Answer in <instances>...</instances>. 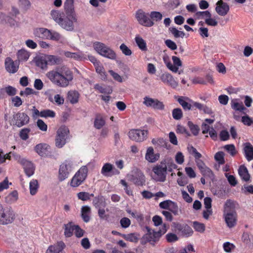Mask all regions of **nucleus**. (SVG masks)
<instances>
[{
  "mask_svg": "<svg viewBox=\"0 0 253 253\" xmlns=\"http://www.w3.org/2000/svg\"><path fill=\"white\" fill-rule=\"evenodd\" d=\"M46 76L53 84L61 87H67L73 80L72 72L65 67L50 71Z\"/></svg>",
  "mask_w": 253,
  "mask_h": 253,
  "instance_id": "1",
  "label": "nucleus"
},
{
  "mask_svg": "<svg viewBox=\"0 0 253 253\" xmlns=\"http://www.w3.org/2000/svg\"><path fill=\"white\" fill-rule=\"evenodd\" d=\"M236 203L234 201L228 200L224 205L223 217L227 226L229 228L234 227L237 223V213L236 211Z\"/></svg>",
  "mask_w": 253,
  "mask_h": 253,
  "instance_id": "2",
  "label": "nucleus"
},
{
  "mask_svg": "<svg viewBox=\"0 0 253 253\" xmlns=\"http://www.w3.org/2000/svg\"><path fill=\"white\" fill-rule=\"evenodd\" d=\"M78 166V163L72 159H68L62 162L59 166L58 171L59 181H62L67 179Z\"/></svg>",
  "mask_w": 253,
  "mask_h": 253,
  "instance_id": "3",
  "label": "nucleus"
},
{
  "mask_svg": "<svg viewBox=\"0 0 253 253\" xmlns=\"http://www.w3.org/2000/svg\"><path fill=\"white\" fill-rule=\"evenodd\" d=\"M70 131L67 126H61L56 131L55 145L58 148H63L70 139Z\"/></svg>",
  "mask_w": 253,
  "mask_h": 253,
  "instance_id": "4",
  "label": "nucleus"
},
{
  "mask_svg": "<svg viewBox=\"0 0 253 253\" xmlns=\"http://www.w3.org/2000/svg\"><path fill=\"white\" fill-rule=\"evenodd\" d=\"M89 163L87 165L81 167L75 173L71 180L70 185L73 187H77L81 185L86 179L88 174V168Z\"/></svg>",
  "mask_w": 253,
  "mask_h": 253,
  "instance_id": "5",
  "label": "nucleus"
},
{
  "mask_svg": "<svg viewBox=\"0 0 253 253\" xmlns=\"http://www.w3.org/2000/svg\"><path fill=\"white\" fill-rule=\"evenodd\" d=\"M89 163L87 165L81 167L75 173L71 180L70 185L73 187H77L81 185L86 179L88 174V168Z\"/></svg>",
  "mask_w": 253,
  "mask_h": 253,
  "instance_id": "6",
  "label": "nucleus"
},
{
  "mask_svg": "<svg viewBox=\"0 0 253 253\" xmlns=\"http://www.w3.org/2000/svg\"><path fill=\"white\" fill-rule=\"evenodd\" d=\"M89 163L87 165L81 167L75 173L71 180L70 185L73 187H77L81 185L86 179L88 174V168Z\"/></svg>",
  "mask_w": 253,
  "mask_h": 253,
  "instance_id": "7",
  "label": "nucleus"
},
{
  "mask_svg": "<svg viewBox=\"0 0 253 253\" xmlns=\"http://www.w3.org/2000/svg\"><path fill=\"white\" fill-rule=\"evenodd\" d=\"M15 218V213L11 208L6 207L0 204V224L11 223Z\"/></svg>",
  "mask_w": 253,
  "mask_h": 253,
  "instance_id": "8",
  "label": "nucleus"
},
{
  "mask_svg": "<svg viewBox=\"0 0 253 253\" xmlns=\"http://www.w3.org/2000/svg\"><path fill=\"white\" fill-rule=\"evenodd\" d=\"M167 230L165 224L163 225L161 228L158 231L148 229V232L144 235V239L151 245H154L159 241L160 237L166 233Z\"/></svg>",
  "mask_w": 253,
  "mask_h": 253,
  "instance_id": "9",
  "label": "nucleus"
},
{
  "mask_svg": "<svg viewBox=\"0 0 253 253\" xmlns=\"http://www.w3.org/2000/svg\"><path fill=\"white\" fill-rule=\"evenodd\" d=\"M77 21V18L74 12L67 14L65 16L64 15L60 25L62 28L67 31H72L74 28V23Z\"/></svg>",
  "mask_w": 253,
  "mask_h": 253,
  "instance_id": "10",
  "label": "nucleus"
},
{
  "mask_svg": "<svg viewBox=\"0 0 253 253\" xmlns=\"http://www.w3.org/2000/svg\"><path fill=\"white\" fill-rule=\"evenodd\" d=\"M166 169V166L161 163L154 167L152 169L154 172L152 176V178L157 182L165 181L167 174Z\"/></svg>",
  "mask_w": 253,
  "mask_h": 253,
  "instance_id": "11",
  "label": "nucleus"
},
{
  "mask_svg": "<svg viewBox=\"0 0 253 253\" xmlns=\"http://www.w3.org/2000/svg\"><path fill=\"white\" fill-rule=\"evenodd\" d=\"M128 180L133 182L135 185L142 186L145 184V177L140 170L136 169L132 171L131 173L126 176Z\"/></svg>",
  "mask_w": 253,
  "mask_h": 253,
  "instance_id": "12",
  "label": "nucleus"
},
{
  "mask_svg": "<svg viewBox=\"0 0 253 253\" xmlns=\"http://www.w3.org/2000/svg\"><path fill=\"white\" fill-rule=\"evenodd\" d=\"M135 17L138 23L143 26L151 27L154 25V22L149 18L148 14L141 10L136 12Z\"/></svg>",
  "mask_w": 253,
  "mask_h": 253,
  "instance_id": "13",
  "label": "nucleus"
},
{
  "mask_svg": "<svg viewBox=\"0 0 253 253\" xmlns=\"http://www.w3.org/2000/svg\"><path fill=\"white\" fill-rule=\"evenodd\" d=\"M129 138L136 142H141L146 139L147 135V131L138 129H132L128 132Z\"/></svg>",
  "mask_w": 253,
  "mask_h": 253,
  "instance_id": "14",
  "label": "nucleus"
},
{
  "mask_svg": "<svg viewBox=\"0 0 253 253\" xmlns=\"http://www.w3.org/2000/svg\"><path fill=\"white\" fill-rule=\"evenodd\" d=\"M143 99V103L147 107L160 110L164 109L165 105L163 103L158 99H153L148 96H145Z\"/></svg>",
  "mask_w": 253,
  "mask_h": 253,
  "instance_id": "15",
  "label": "nucleus"
},
{
  "mask_svg": "<svg viewBox=\"0 0 253 253\" xmlns=\"http://www.w3.org/2000/svg\"><path fill=\"white\" fill-rule=\"evenodd\" d=\"M101 173L105 177H111L114 175L119 174L120 171L112 164L106 163L103 165Z\"/></svg>",
  "mask_w": 253,
  "mask_h": 253,
  "instance_id": "16",
  "label": "nucleus"
},
{
  "mask_svg": "<svg viewBox=\"0 0 253 253\" xmlns=\"http://www.w3.org/2000/svg\"><path fill=\"white\" fill-rule=\"evenodd\" d=\"M15 124L18 127L27 124L29 122V116L24 113H17L13 116Z\"/></svg>",
  "mask_w": 253,
  "mask_h": 253,
  "instance_id": "17",
  "label": "nucleus"
},
{
  "mask_svg": "<svg viewBox=\"0 0 253 253\" xmlns=\"http://www.w3.org/2000/svg\"><path fill=\"white\" fill-rule=\"evenodd\" d=\"M162 82L175 88L178 86V82L175 81L173 77L169 73L166 72L163 73L160 76Z\"/></svg>",
  "mask_w": 253,
  "mask_h": 253,
  "instance_id": "18",
  "label": "nucleus"
},
{
  "mask_svg": "<svg viewBox=\"0 0 253 253\" xmlns=\"http://www.w3.org/2000/svg\"><path fill=\"white\" fill-rule=\"evenodd\" d=\"M5 67L8 73L14 74L18 70L19 63L17 61H14L10 57H7L5 60Z\"/></svg>",
  "mask_w": 253,
  "mask_h": 253,
  "instance_id": "19",
  "label": "nucleus"
},
{
  "mask_svg": "<svg viewBox=\"0 0 253 253\" xmlns=\"http://www.w3.org/2000/svg\"><path fill=\"white\" fill-rule=\"evenodd\" d=\"M35 151L42 157H47L50 152V146L46 143H40L35 147Z\"/></svg>",
  "mask_w": 253,
  "mask_h": 253,
  "instance_id": "20",
  "label": "nucleus"
},
{
  "mask_svg": "<svg viewBox=\"0 0 253 253\" xmlns=\"http://www.w3.org/2000/svg\"><path fill=\"white\" fill-rule=\"evenodd\" d=\"M175 228L186 237L191 236L193 233L192 228L185 223H177L175 224Z\"/></svg>",
  "mask_w": 253,
  "mask_h": 253,
  "instance_id": "21",
  "label": "nucleus"
},
{
  "mask_svg": "<svg viewBox=\"0 0 253 253\" xmlns=\"http://www.w3.org/2000/svg\"><path fill=\"white\" fill-rule=\"evenodd\" d=\"M216 4L215 11L218 15L225 16L228 13L229 11V6L227 3L224 2L222 0H219Z\"/></svg>",
  "mask_w": 253,
  "mask_h": 253,
  "instance_id": "22",
  "label": "nucleus"
},
{
  "mask_svg": "<svg viewBox=\"0 0 253 253\" xmlns=\"http://www.w3.org/2000/svg\"><path fill=\"white\" fill-rule=\"evenodd\" d=\"M24 169L26 175L30 177L33 175L35 171V167L33 164L27 160H23L21 164Z\"/></svg>",
  "mask_w": 253,
  "mask_h": 253,
  "instance_id": "23",
  "label": "nucleus"
},
{
  "mask_svg": "<svg viewBox=\"0 0 253 253\" xmlns=\"http://www.w3.org/2000/svg\"><path fill=\"white\" fill-rule=\"evenodd\" d=\"M178 103L185 110H190L193 107V101L188 97H180L177 100Z\"/></svg>",
  "mask_w": 253,
  "mask_h": 253,
  "instance_id": "24",
  "label": "nucleus"
},
{
  "mask_svg": "<svg viewBox=\"0 0 253 253\" xmlns=\"http://www.w3.org/2000/svg\"><path fill=\"white\" fill-rule=\"evenodd\" d=\"M49 30L44 28H38L34 30L33 34L36 37L48 40Z\"/></svg>",
  "mask_w": 253,
  "mask_h": 253,
  "instance_id": "25",
  "label": "nucleus"
},
{
  "mask_svg": "<svg viewBox=\"0 0 253 253\" xmlns=\"http://www.w3.org/2000/svg\"><path fill=\"white\" fill-rule=\"evenodd\" d=\"M48 40L59 42L60 43H64L66 42V38L60 34L58 32L50 30Z\"/></svg>",
  "mask_w": 253,
  "mask_h": 253,
  "instance_id": "26",
  "label": "nucleus"
},
{
  "mask_svg": "<svg viewBox=\"0 0 253 253\" xmlns=\"http://www.w3.org/2000/svg\"><path fill=\"white\" fill-rule=\"evenodd\" d=\"M159 154H155L154 149L152 147L147 148L146 153L145 154V159L150 163H155L159 158Z\"/></svg>",
  "mask_w": 253,
  "mask_h": 253,
  "instance_id": "27",
  "label": "nucleus"
},
{
  "mask_svg": "<svg viewBox=\"0 0 253 253\" xmlns=\"http://www.w3.org/2000/svg\"><path fill=\"white\" fill-rule=\"evenodd\" d=\"M172 60L173 64L171 63H169V70L173 73H177L178 72L179 68L182 66V62L179 58L175 56H172Z\"/></svg>",
  "mask_w": 253,
  "mask_h": 253,
  "instance_id": "28",
  "label": "nucleus"
},
{
  "mask_svg": "<svg viewBox=\"0 0 253 253\" xmlns=\"http://www.w3.org/2000/svg\"><path fill=\"white\" fill-rule=\"evenodd\" d=\"M244 152L248 161L253 160V146L249 142L244 144Z\"/></svg>",
  "mask_w": 253,
  "mask_h": 253,
  "instance_id": "29",
  "label": "nucleus"
},
{
  "mask_svg": "<svg viewBox=\"0 0 253 253\" xmlns=\"http://www.w3.org/2000/svg\"><path fill=\"white\" fill-rule=\"evenodd\" d=\"M64 247V243L60 241L58 242L56 245L50 246L47 250L46 253H59Z\"/></svg>",
  "mask_w": 253,
  "mask_h": 253,
  "instance_id": "30",
  "label": "nucleus"
},
{
  "mask_svg": "<svg viewBox=\"0 0 253 253\" xmlns=\"http://www.w3.org/2000/svg\"><path fill=\"white\" fill-rule=\"evenodd\" d=\"M91 209L89 206H84L81 209V216L84 221L88 222L90 219Z\"/></svg>",
  "mask_w": 253,
  "mask_h": 253,
  "instance_id": "31",
  "label": "nucleus"
},
{
  "mask_svg": "<svg viewBox=\"0 0 253 253\" xmlns=\"http://www.w3.org/2000/svg\"><path fill=\"white\" fill-rule=\"evenodd\" d=\"M94 88L101 93L109 94L112 92V89L109 86L102 84H94Z\"/></svg>",
  "mask_w": 253,
  "mask_h": 253,
  "instance_id": "32",
  "label": "nucleus"
},
{
  "mask_svg": "<svg viewBox=\"0 0 253 253\" xmlns=\"http://www.w3.org/2000/svg\"><path fill=\"white\" fill-rule=\"evenodd\" d=\"M103 54L101 55L102 56L111 59V60H115L117 57V55L115 52L109 46L107 45L105 47V48L103 52Z\"/></svg>",
  "mask_w": 253,
  "mask_h": 253,
  "instance_id": "33",
  "label": "nucleus"
},
{
  "mask_svg": "<svg viewBox=\"0 0 253 253\" xmlns=\"http://www.w3.org/2000/svg\"><path fill=\"white\" fill-rule=\"evenodd\" d=\"M103 54L101 55L102 56L111 59V60H115L117 57V55L115 52L109 46L107 45L105 47V48L103 52Z\"/></svg>",
  "mask_w": 253,
  "mask_h": 253,
  "instance_id": "34",
  "label": "nucleus"
},
{
  "mask_svg": "<svg viewBox=\"0 0 253 253\" xmlns=\"http://www.w3.org/2000/svg\"><path fill=\"white\" fill-rule=\"evenodd\" d=\"M166 166V170L171 172L173 169H176L177 168V165L174 163L173 161L171 159H167L161 163Z\"/></svg>",
  "mask_w": 253,
  "mask_h": 253,
  "instance_id": "35",
  "label": "nucleus"
},
{
  "mask_svg": "<svg viewBox=\"0 0 253 253\" xmlns=\"http://www.w3.org/2000/svg\"><path fill=\"white\" fill-rule=\"evenodd\" d=\"M79 96L80 94L78 91L71 90L68 93L67 98L71 103L74 104L78 102Z\"/></svg>",
  "mask_w": 253,
  "mask_h": 253,
  "instance_id": "36",
  "label": "nucleus"
},
{
  "mask_svg": "<svg viewBox=\"0 0 253 253\" xmlns=\"http://www.w3.org/2000/svg\"><path fill=\"white\" fill-rule=\"evenodd\" d=\"M17 55L19 61H26L30 56V53L25 49H21L18 51Z\"/></svg>",
  "mask_w": 253,
  "mask_h": 253,
  "instance_id": "37",
  "label": "nucleus"
},
{
  "mask_svg": "<svg viewBox=\"0 0 253 253\" xmlns=\"http://www.w3.org/2000/svg\"><path fill=\"white\" fill-rule=\"evenodd\" d=\"M16 89L12 86L8 85L0 89V98H2L3 94L5 92L9 96H13L16 93Z\"/></svg>",
  "mask_w": 253,
  "mask_h": 253,
  "instance_id": "38",
  "label": "nucleus"
},
{
  "mask_svg": "<svg viewBox=\"0 0 253 253\" xmlns=\"http://www.w3.org/2000/svg\"><path fill=\"white\" fill-rule=\"evenodd\" d=\"M238 173L241 178L245 181H248L250 179V175L248 169L244 166L240 167L238 169Z\"/></svg>",
  "mask_w": 253,
  "mask_h": 253,
  "instance_id": "39",
  "label": "nucleus"
},
{
  "mask_svg": "<svg viewBox=\"0 0 253 253\" xmlns=\"http://www.w3.org/2000/svg\"><path fill=\"white\" fill-rule=\"evenodd\" d=\"M39 188V184L37 179H33L29 183L30 193L33 196L36 194Z\"/></svg>",
  "mask_w": 253,
  "mask_h": 253,
  "instance_id": "40",
  "label": "nucleus"
},
{
  "mask_svg": "<svg viewBox=\"0 0 253 253\" xmlns=\"http://www.w3.org/2000/svg\"><path fill=\"white\" fill-rule=\"evenodd\" d=\"M51 17L58 25L60 23L64 14L59 10H53L51 11Z\"/></svg>",
  "mask_w": 253,
  "mask_h": 253,
  "instance_id": "41",
  "label": "nucleus"
},
{
  "mask_svg": "<svg viewBox=\"0 0 253 253\" xmlns=\"http://www.w3.org/2000/svg\"><path fill=\"white\" fill-rule=\"evenodd\" d=\"M18 199V194L17 191H13L9 193L5 198V201L7 204H13L16 202Z\"/></svg>",
  "mask_w": 253,
  "mask_h": 253,
  "instance_id": "42",
  "label": "nucleus"
},
{
  "mask_svg": "<svg viewBox=\"0 0 253 253\" xmlns=\"http://www.w3.org/2000/svg\"><path fill=\"white\" fill-rule=\"evenodd\" d=\"M105 124V121L103 116L101 114H97L94 122V127L97 129H100L104 126Z\"/></svg>",
  "mask_w": 253,
  "mask_h": 253,
  "instance_id": "43",
  "label": "nucleus"
},
{
  "mask_svg": "<svg viewBox=\"0 0 253 253\" xmlns=\"http://www.w3.org/2000/svg\"><path fill=\"white\" fill-rule=\"evenodd\" d=\"M64 55L66 57L73 58L76 60H81L84 58V54L81 52H71L70 51H65Z\"/></svg>",
  "mask_w": 253,
  "mask_h": 253,
  "instance_id": "44",
  "label": "nucleus"
},
{
  "mask_svg": "<svg viewBox=\"0 0 253 253\" xmlns=\"http://www.w3.org/2000/svg\"><path fill=\"white\" fill-rule=\"evenodd\" d=\"M47 65H53L60 63V58L56 56L52 55H45Z\"/></svg>",
  "mask_w": 253,
  "mask_h": 253,
  "instance_id": "45",
  "label": "nucleus"
},
{
  "mask_svg": "<svg viewBox=\"0 0 253 253\" xmlns=\"http://www.w3.org/2000/svg\"><path fill=\"white\" fill-rule=\"evenodd\" d=\"M231 107L236 111H243L245 108L242 102H239L237 99H233L231 102Z\"/></svg>",
  "mask_w": 253,
  "mask_h": 253,
  "instance_id": "46",
  "label": "nucleus"
},
{
  "mask_svg": "<svg viewBox=\"0 0 253 253\" xmlns=\"http://www.w3.org/2000/svg\"><path fill=\"white\" fill-rule=\"evenodd\" d=\"M106 46V45L105 44L98 42H95L93 44L94 49L101 56L102 55Z\"/></svg>",
  "mask_w": 253,
  "mask_h": 253,
  "instance_id": "47",
  "label": "nucleus"
},
{
  "mask_svg": "<svg viewBox=\"0 0 253 253\" xmlns=\"http://www.w3.org/2000/svg\"><path fill=\"white\" fill-rule=\"evenodd\" d=\"M93 203L97 209L105 208L106 206L105 199L102 197L95 198L93 201Z\"/></svg>",
  "mask_w": 253,
  "mask_h": 253,
  "instance_id": "48",
  "label": "nucleus"
},
{
  "mask_svg": "<svg viewBox=\"0 0 253 253\" xmlns=\"http://www.w3.org/2000/svg\"><path fill=\"white\" fill-rule=\"evenodd\" d=\"M135 41L139 48L142 51L147 50L146 43L145 41L139 35H136Z\"/></svg>",
  "mask_w": 253,
  "mask_h": 253,
  "instance_id": "49",
  "label": "nucleus"
},
{
  "mask_svg": "<svg viewBox=\"0 0 253 253\" xmlns=\"http://www.w3.org/2000/svg\"><path fill=\"white\" fill-rule=\"evenodd\" d=\"M37 65L42 69H46L47 63L45 55L39 57L36 60Z\"/></svg>",
  "mask_w": 253,
  "mask_h": 253,
  "instance_id": "50",
  "label": "nucleus"
},
{
  "mask_svg": "<svg viewBox=\"0 0 253 253\" xmlns=\"http://www.w3.org/2000/svg\"><path fill=\"white\" fill-rule=\"evenodd\" d=\"M95 67V70L96 72L99 74L103 80H105L106 79V74L104 71V69L103 66L101 65L100 63L97 64L94 66Z\"/></svg>",
  "mask_w": 253,
  "mask_h": 253,
  "instance_id": "51",
  "label": "nucleus"
},
{
  "mask_svg": "<svg viewBox=\"0 0 253 253\" xmlns=\"http://www.w3.org/2000/svg\"><path fill=\"white\" fill-rule=\"evenodd\" d=\"M74 226L69 223L65 224L64 226V234L66 237H70L72 235L73 231H74Z\"/></svg>",
  "mask_w": 253,
  "mask_h": 253,
  "instance_id": "52",
  "label": "nucleus"
},
{
  "mask_svg": "<svg viewBox=\"0 0 253 253\" xmlns=\"http://www.w3.org/2000/svg\"><path fill=\"white\" fill-rule=\"evenodd\" d=\"M193 227L195 231L200 233H203L205 231L206 227L205 224L198 221H194L193 222Z\"/></svg>",
  "mask_w": 253,
  "mask_h": 253,
  "instance_id": "53",
  "label": "nucleus"
},
{
  "mask_svg": "<svg viewBox=\"0 0 253 253\" xmlns=\"http://www.w3.org/2000/svg\"><path fill=\"white\" fill-rule=\"evenodd\" d=\"M31 132L30 128H24L22 129L19 132V136L23 140H26L29 138V134Z\"/></svg>",
  "mask_w": 253,
  "mask_h": 253,
  "instance_id": "54",
  "label": "nucleus"
},
{
  "mask_svg": "<svg viewBox=\"0 0 253 253\" xmlns=\"http://www.w3.org/2000/svg\"><path fill=\"white\" fill-rule=\"evenodd\" d=\"M150 19L153 21H159L162 20L163 18L162 14L158 11H152L149 14Z\"/></svg>",
  "mask_w": 253,
  "mask_h": 253,
  "instance_id": "55",
  "label": "nucleus"
},
{
  "mask_svg": "<svg viewBox=\"0 0 253 253\" xmlns=\"http://www.w3.org/2000/svg\"><path fill=\"white\" fill-rule=\"evenodd\" d=\"M169 30L176 38L180 37L182 38L185 36V34L183 31H179L175 27H170Z\"/></svg>",
  "mask_w": 253,
  "mask_h": 253,
  "instance_id": "56",
  "label": "nucleus"
},
{
  "mask_svg": "<svg viewBox=\"0 0 253 253\" xmlns=\"http://www.w3.org/2000/svg\"><path fill=\"white\" fill-rule=\"evenodd\" d=\"M172 115L174 119L179 120L183 116L182 111L180 108H175L172 111Z\"/></svg>",
  "mask_w": 253,
  "mask_h": 253,
  "instance_id": "57",
  "label": "nucleus"
},
{
  "mask_svg": "<svg viewBox=\"0 0 253 253\" xmlns=\"http://www.w3.org/2000/svg\"><path fill=\"white\" fill-rule=\"evenodd\" d=\"M41 117L43 118H54L55 116V113L51 110L46 109L41 111Z\"/></svg>",
  "mask_w": 253,
  "mask_h": 253,
  "instance_id": "58",
  "label": "nucleus"
},
{
  "mask_svg": "<svg viewBox=\"0 0 253 253\" xmlns=\"http://www.w3.org/2000/svg\"><path fill=\"white\" fill-rule=\"evenodd\" d=\"M201 173L205 176L209 177L210 178L213 177V174L211 170L206 166L200 169Z\"/></svg>",
  "mask_w": 253,
  "mask_h": 253,
  "instance_id": "59",
  "label": "nucleus"
},
{
  "mask_svg": "<svg viewBox=\"0 0 253 253\" xmlns=\"http://www.w3.org/2000/svg\"><path fill=\"white\" fill-rule=\"evenodd\" d=\"M188 125L193 135H197L200 130L198 126L193 124L191 122H188Z\"/></svg>",
  "mask_w": 253,
  "mask_h": 253,
  "instance_id": "60",
  "label": "nucleus"
},
{
  "mask_svg": "<svg viewBox=\"0 0 253 253\" xmlns=\"http://www.w3.org/2000/svg\"><path fill=\"white\" fill-rule=\"evenodd\" d=\"M120 49L122 53L126 56H130L132 54L131 50L125 43L121 44Z\"/></svg>",
  "mask_w": 253,
  "mask_h": 253,
  "instance_id": "61",
  "label": "nucleus"
},
{
  "mask_svg": "<svg viewBox=\"0 0 253 253\" xmlns=\"http://www.w3.org/2000/svg\"><path fill=\"white\" fill-rule=\"evenodd\" d=\"M12 183L8 181L7 178H5L4 180L0 182V192L3 191L4 190L7 189L9 185Z\"/></svg>",
  "mask_w": 253,
  "mask_h": 253,
  "instance_id": "62",
  "label": "nucleus"
},
{
  "mask_svg": "<svg viewBox=\"0 0 253 253\" xmlns=\"http://www.w3.org/2000/svg\"><path fill=\"white\" fill-rule=\"evenodd\" d=\"M38 127L42 131H46L47 130V125L41 119H38L37 122Z\"/></svg>",
  "mask_w": 253,
  "mask_h": 253,
  "instance_id": "63",
  "label": "nucleus"
},
{
  "mask_svg": "<svg viewBox=\"0 0 253 253\" xmlns=\"http://www.w3.org/2000/svg\"><path fill=\"white\" fill-rule=\"evenodd\" d=\"M5 24L12 27H18L19 25L18 22L9 16L7 17L6 21Z\"/></svg>",
  "mask_w": 253,
  "mask_h": 253,
  "instance_id": "64",
  "label": "nucleus"
}]
</instances>
